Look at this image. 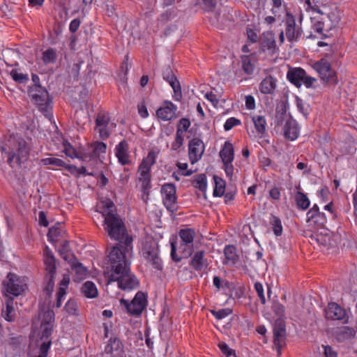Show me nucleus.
I'll list each match as a JSON object with an SVG mask.
<instances>
[{"instance_id": "f257e3e1", "label": "nucleus", "mask_w": 357, "mask_h": 357, "mask_svg": "<svg viewBox=\"0 0 357 357\" xmlns=\"http://www.w3.org/2000/svg\"><path fill=\"white\" fill-rule=\"evenodd\" d=\"M97 211L104 217L105 230L108 236L119 242L116 245L123 252L128 254L132 250V238L127 233L126 228L120 216L117 214L116 206L109 199L100 201L97 205Z\"/></svg>"}, {"instance_id": "f03ea898", "label": "nucleus", "mask_w": 357, "mask_h": 357, "mask_svg": "<svg viewBox=\"0 0 357 357\" xmlns=\"http://www.w3.org/2000/svg\"><path fill=\"white\" fill-rule=\"evenodd\" d=\"M127 255L119 247L112 248L108 255L112 271L108 276L107 284L111 282H117L120 289L130 291L137 289L139 282L130 272Z\"/></svg>"}, {"instance_id": "7ed1b4c3", "label": "nucleus", "mask_w": 357, "mask_h": 357, "mask_svg": "<svg viewBox=\"0 0 357 357\" xmlns=\"http://www.w3.org/2000/svg\"><path fill=\"white\" fill-rule=\"evenodd\" d=\"M8 281L3 282L4 285V294L6 296V310L3 311V316L8 321L13 320L14 306H13V297L18 296L22 291V280L15 274L9 273L8 275Z\"/></svg>"}, {"instance_id": "20e7f679", "label": "nucleus", "mask_w": 357, "mask_h": 357, "mask_svg": "<svg viewBox=\"0 0 357 357\" xmlns=\"http://www.w3.org/2000/svg\"><path fill=\"white\" fill-rule=\"evenodd\" d=\"M157 152L151 150L147 156L140 163L137 171V179L141 183V188L143 191L142 198L145 199L149 196V191L151 188V169L155 163Z\"/></svg>"}, {"instance_id": "39448f33", "label": "nucleus", "mask_w": 357, "mask_h": 357, "mask_svg": "<svg viewBox=\"0 0 357 357\" xmlns=\"http://www.w3.org/2000/svg\"><path fill=\"white\" fill-rule=\"evenodd\" d=\"M10 151H8V162L12 168V172L15 176L17 185L21 184L20 178L22 175V169L21 167V142L17 141L15 137L13 135L10 136L8 140Z\"/></svg>"}, {"instance_id": "423d86ee", "label": "nucleus", "mask_w": 357, "mask_h": 357, "mask_svg": "<svg viewBox=\"0 0 357 357\" xmlns=\"http://www.w3.org/2000/svg\"><path fill=\"white\" fill-rule=\"evenodd\" d=\"M29 95L40 112L45 114V115L50 114V111L52 109L51 99L45 88L40 85L31 86L29 90Z\"/></svg>"}, {"instance_id": "0eeeda50", "label": "nucleus", "mask_w": 357, "mask_h": 357, "mask_svg": "<svg viewBox=\"0 0 357 357\" xmlns=\"http://www.w3.org/2000/svg\"><path fill=\"white\" fill-rule=\"evenodd\" d=\"M287 79L296 87L304 85L306 88L313 87L317 79L308 76L301 68H289L287 73Z\"/></svg>"}, {"instance_id": "6e6552de", "label": "nucleus", "mask_w": 357, "mask_h": 357, "mask_svg": "<svg viewBox=\"0 0 357 357\" xmlns=\"http://www.w3.org/2000/svg\"><path fill=\"white\" fill-rule=\"evenodd\" d=\"M311 66L319 74L323 82L333 84H337L336 73L332 69L331 63L326 59L322 58L314 62Z\"/></svg>"}, {"instance_id": "1a4fd4ad", "label": "nucleus", "mask_w": 357, "mask_h": 357, "mask_svg": "<svg viewBox=\"0 0 357 357\" xmlns=\"http://www.w3.org/2000/svg\"><path fill=\"white\" fill-rule=\"evenodd\" d=\"M142 252L144 259L153 268L156 270L162 269V262L159 256L158 245L154 241L144 243Z\"/></svg>"}, {"instance_id": "9d476101", "label": "nucleus", "mask_w": 357, "mask_h": 357, "mask_svg": "<svg viewBox=\"0 0 357 357\" xmlns=\"http://www.w3.org/2000/svg\"><path fill=\"white\" fill-rule=\"evenodd\" d=\"M180 238L179 250L183 257H188L192 255L194 251L193 241L196 236L194 229L190 228L181 229L178 232Z\"/></svg>"}, {"instance_id": "9b49d317", "label": "nucleus", "mask_w": 357, "mask_h": 357, "mask_svg": "<svg viewBox=\"0 0 357 357\" xmlns=\"http://www.w3.org/2000/svg\"><path fill=\"white\" fill-rule=\"evenodd\" d=\"M120 303L125 307L129 314L137 316L141 314L145 309L147 299L144 293L138 291L130 303L123 298L121 299Z\"/></svg>"}, {"instance_id": "f8f14e48", "label": "nucleus", "mask_w": 357, "mask_h": 357, "mask_svg": "<svg viewBox=\"0 0 357 357\" xmlns=\"http://www.w3.org/2000/svg\"><path fill=\"white\" fill-rule=\"evenodd\" d=\"M116 124L110 121L108 114L105 112L98 113L96 120V130L98 132L100 138L107 139L114 129Z\"/></svg>"}, {"instance_id": "ddd939ff", "label": "nucleus", "mask_w": 357, "mask_h": 357, "mask_svg": "<svg viewBox=\"0 0 357 357\" xmlns=\"http://www.w3.org/2000/svg\"><path fill=\"white\" fill-rule=\"evenodd\" d=\"M176 186L172 183H165L161 188L162 202L166 208L174 212L176 211Z\"/></svg>"}, {"instance_id": "4468645a", "label": "nucleus", "mask_w": 357, "mask_h": 357, "mask_svg": "<svg viewBox=\"0 0 357 357\" xmlns=\"http://www.w3.org/2000/svg\"><path fill=\"white\" fill-rule=\"evenodd\" d=\"M41 316V339L45 338L49 339L53 331L54 324V312L51 309H47L46 310H43Z\"/></svg>"}, {"instance_id": "2eb2a0df", "label": "nucleus", "mask_w": 357, "mask_h": 357, "mask_svg": "<svg viewBox=\"0 0 357 357\" xmlns=\"http://www.w3.org/2000/svg\"><path fill=\"white\" fill-rule=\"evenodd\" d=\"M285 26V33L289 41H296L301 37V29L296 25L294 16L289 13L286 15Z\"/></svg>"}, {"instance_id": "dca6fc26", "label": "nucleus", "mask_w": 357, "mask_h": 357, "mask_svg": "<svg viewBox=\"0 0 357 357\" xmlns=\"http://www.w3.org/2000/svg\"><path fill=\"white\" fill-rule=\"evenodd\" d=\"M205 150L204 142L199 138L192 139L188 144L189 158L192 164L201 159Z\"/></svg>"}, {"instance_id": "f3484780", "label": "nucleus", "mask_w": 357, "mask_h": 357, "mask_svg": "<svg viewBox=\"0 0 357 357\" xmlns=\"http://www.w3.org/2000/svg\"><path fill=\"white\" fill-rule=\"evenodd\" d=\"M274 345L278 355H281V350L286 344V329L282 322L276 324L273 328Z\"/></svg>"}, {"instance_id": "a211bd4d", "label": "nucleus", "mask_w": 357, "mask_h": 357, "mask_svg": "<svg viewBox=\"0 0 357 357\" xmlns=\"http://www.w3.org/2000/svg\"><path fill=\"white\" fill-rule=\"evenodd\" d=\"M177 107L170 101H165L156 111L157 116L163 121H170L176 117Z\"/></svg>"}, {"instance_id": "6ab92c4d", "label": "nucleus", "mask_w": 357, "mask_h": 357, "mask_svg": "<svg viewBox=\"0 0 357 357\" xmlns=\"http://www.w3.org/2000/svg\"><path fill=\"white\" fill-rule=\"evenodd\" d=\"M347 315L344 309L336 303H330L325 310V317L331 320H343Z\"/></svg>"}, {"instance_id": "aec40b11", "label": "nucleus", "mask_w": 357, "mask_h": 357, "mask_svg": "<svg viewBox=\"0 0 357 357\" xmlns=\"http://www.w3.org/2000/svg\"><path fill=\"white\" fill-rule=\"evenodd\" d=\"M128 150V144L126 140L121 141L115 147V155L122 165H127L131 163Z\"/></svg>"}, {"instance_id": "412c9836", "label": "nucleus", "mask_w": 357, "mask_h": 357, "mask_svg": "<svg viewBox=\"0 0 357 357\" xmlns=\"http://www.w3.org/2000/svg\"><path fill=\"white\" fill-rule=\"evenodd\" d=\"M278 86V79L272 75L266 76L259 85V91L264 95H273Z\"/></svg>"}, {"instance_id": "4be33fe9", "label": "nucleus", "mask_w": 357, "mask_h": 357, "mask_svg": "<svg viewBox=\"0 0 357 357\" xmlns=\"http://www.w3.org/2000/svg\"><path fill=\"white\" fill-rule=\"evenodd\" d=\"M163 78L168 82L174 90V94L176 96V100H178L181 97V88L178 80L173 74L169 68H166L162 73Z\"/></svg>"}, {"instance_id": "5701e85b", "label": "nucleus", "mask_w": 357, "mask_h": 357, "mask_svg": "<svg viewBox=\"0 0 357 357\" xmlns=\"http://www.w3.org/2000/svg\"><path fill=\"white\" fill-rule=\"evenodd\" d=\"M44 264L45 275H55L56 259L52 252L47 247L44 250Z\"/></svg>"}, {"instance_id": "b1692460", "label": "nucleus", "mask_w": 357, "mask_h": 357, "mask_svg": "<svg viewBox=\"0 0 357 357\" xmlns=\"http://www.w3.org/2000/svg\"><path fill=\"white\" fill-rule=\"evenodd\" d=\"M204 255L203 250L197 251L193 255L190 264L195 271H200L207 268L208 263Z\"/></svg>"}, {"instance_id": "393cba45", "label": "nucleus", "mask_w": 357, "mask_h": 357, "mask_svg": "<svg viewBox=\"0 0 357 357\" xmlns=\"http://www.w3.org/2000/svg\"><path fill=\"white\" fill-rule=\"evenodd\" d=\"M261 45L263 48L266 49L271 54L275 53L277 50V47L274 33L271 31L263 33L261 37Z\"/></svg>"}, {"instance_id": "a878e982", "label": "nucleus", "mask_w": 357, "mask_h": 357, "mask_svg": "<svg viewBox=\"0 0 357 357\" xmlns=\"http://www.w3.org/2000/svg\"><path fill=\"white\" fill-rule=\"evenodd\" d=\"M284 134L286 138L293 141L299 135V129L297 123L294 120L287 121L284 126Z\"/></svg>"}, {"instance_id": "bb28decb", "label": "nucleus", "mask_w": 357, "mask_h": 357, "mask_svg": "<svg viewBox=\"0 0 357 357\" xmlns=\"http://www.w3.org/2000/svg\"><path fill=\"white\" fill-rule=\"evenodd\" d=\"M220 156L222 162H233L234 158V151L233 145L229 142H226L223 148L220 152Z\"/></svg>"}, {"instance_id": "cd10ccee", "label": "nucleus", "mask_w": 357, "mask_h": 357, "mask_svg": "<svg viewBox=\"0 0 357 357\" xmlns=\"http://www.w3.org/2000/svg\"><path fill=\"white\" fill-rule=\"evenodd\" d=\"M82 294L87 298H93L98 296V289L95 284L91 281H86L82 287Z\"/></svg>"}, {"instance_id": "c85d7f7f", "label": "nucleus", "mask_w": 357, "mask_h": 357, "mask_svg": "<svg viewBox=\"0 0 357 357\" xmlns=\"http://www.w3.org/2000/svg\"><path fill=\"white\" fill-rule=\"evenodd\" d=\"M252 121L255 125L257 134L259 135L260 137H261L266 132V121L264 116L260 115L254 116L252 118Z\"/></svg>"}, {"instance_id": "c756f323", "label": "nucleus", "mask_w": 357, "mask_h": 357, "mask_svg": "<svg viewBox=\"0 0 357 357\" xmlns=\"http://www.w3.org/2000/svg\"><path fill=\"white\" fill-rule=\"evenodd\" d=\"M89 150L91 151V157L96 158L101 153L106 152L107 145L102 142H96L90 145Z\"/></svg>"}, {"instance_id": "7c9ffc66", "label": "nucleus", "mask_w": 357, "mask_h": 357, "mask_svg": "<svg viewBox=\"0 0 357 357\" xmlns=\"http://www.w3.org/2000/svg\"><path fill=\"white\" fill-rule=\"evenodd\" d=\"M71 268L75 271L77 278L79 280H82L87 275L86 268L75 259L70 263Z\"/></svg>"}, {"instance_id": "2f4dec72", "label": "nucleus", "mask_w": 357, "mask_h": 357, "mask_svg": "<svg viewBox=\"0 0 357 357\" xmlns=\"http://www.w3.org/2000/svg\"><path fill=\"white\" fill-rule=\"evenodd\" d=\"M242 68L247 75H252L255 71V63L250 56H243L241 57Z\"/></svg>"}, {"instance_id": "473e14b6", "label": "nucleus", "mask_w": 357, "mask_h": 357, "mask_svg": "<svg viewBox=\"0 0 357 357\" xmlns=\"http://www.w3.org/2000/svg\"><path fill=\"white\" fill-rule=\"evenodd\" d=\"M312 29L314 32L319 33L320 36H326V33L325 31L328 32L330 29H328V25H326L325 22H321L319 20H316L315 18L312 19Z\"/></svg>"}, {"instance_id": "72a5a7b5", "label": "nucleus", "mask_w": 357, "mask_h": 357, "mask_svg": "<svg viewBox=\"0 0 357 357\" xmlns=\"http://www.w3.org/2000/svg\"><path fill=\"white\" fill-rule=\"evenodd\" d=\"M295 199L298 208L306 210L309 207L310 200L304 193L300 191L297 192Z\"/></svg>"}, {"instance_id": "f704fd0d", "label": "nucleus", "mask_w": 357, "mask_h": 357, "mask_svg": "<svg viewBox=\"0 0 357 357\" xmlns=\"http://www.w3.org/2000/svg\"><path fill=\"white\" fill-rule=\"evenodd\" d=\"M215 188L213 190V195L215 197H221L225 192V181L220 177L214 176Z\"/></svg>"}, {"instance_id": "c9c22d12", "label": "nucleus", "mask_w": 357, "mask_h": 357, "mask_svg": "<svg viewBox=\"0 0 357 357\" xmlns=\"http://www.w3.org/2000/svg\"><path fill=\"white\" fill-rule=\"evenodd\" d=\"M224 254L227 260L235 264L238 260V255L236 254V249L234 245H229L225 246L224 249Z\"/></svg>"}, {"instance_id": "e433bc0d", "label": "nucleus", "mask_w": 357, "mask_h": 357, "mask_svg": "<svg viewBox=\"0 0 357 357\" xmlns=\"http://www.w3.org/2000/svg\"><path fill=\"white\" fill-rule=\"evenodd\" d=\"M41 162L45 166L52 165L56 167H63V166H66V162L64 161L54 157L43 158L41 160Z\"/></svg>"}, {"instance_id": "4c0bfd02", "label": "nucleus", "mask_w": 357, "mask_h": 357, "mask_svg": "<svg viewBox=\"0 0 357 357\" xmlns=\"http://www.w3.org/2000/svg\"><path fill=\"white\" fill-rule=\"evenodd\" d=\"M270 223L272 226L275 235L277 236H281L282 234V226L280 218L275 215H272L270 220Z\"/></svg>"}, {"instance_id": "58836bf2", "label": "nucleus", "mask_w": 357, "mask_h": 357, "mask_svg": "<svg viewBox=\"0 0 357 357\" xmlns=\"http://www.w3.org/2000/svg\"><path fill=\"white\" fill-rule=\"evenodd\" d=\"M307 216L308 220L316 218V222L319 221V220H324V214L319 212V206L317 204H314L307 212Z\"/></svg>"}, {"instance_id": "ea45409f", "label": "nucleus", "mask_w": 357, "mask_h": 357, "mask_svg": "<svg viewBox=\"0 0 357 357\" xmlns=\"http://www.w3.org/2000/svg\"><path fill=\"white\" fill-rule=\"evenodd\" d=\"M56 60V52L53 49H48L43 53V61L45 64L54 63Z\"/></svg>"}, {"instance_id": "a19ab883", "label": "nucleus", "mask_w": 357, "mask_h": 357, "mask_svg": "<svg viewBox=\"0 0 357 357\" xmlns=\"http://www.w3.org/2000/svg\"><path fill=\"white\" fill-rule=\"evenodd\" d=\"M195 187L198 188L202 192H204L206 190L207 182L206 176L205 174H201L197 175L195 180Z\"/></svg>"}, {"instance_id": "79ce46f5", "label": "nucleus", "mask_w": 357, "mask_h": 357, "mask_svg": "<svg viewBox=\"0 0 357 357\" xmlns=\"http://www.w3.org/2000/svg\"><path fill=\"white\" fill-rule=\"evenodd\" d=\"M47 340V341H45L43 343H41L38 351V354L36 355L34 357H47L50 345L52 344V341L50 340Z\"/></svg>"}, {"instance_id": "37998d69", "label": "nucleus", "mask_w": 357, "mask_h": 357, "mask_svg": "<svg viewBox=\"0 0 357 357\" xmlns=\"http://www.w3.org/2000/svg\"><path fill=\"white\" fill-rule=\"evenodd\" d=\"M61 229L58 227H52L49 229L47 234L48 240L51 242H55L61 234Z\"/></svg>"}, {"instance_id": "c03bdc74", "label": "nucleus", "mask_w": 357, "mask_h": 357, "mask_svg": "<svg viewBox=\"0 0 357 357\" xmlns=\"http://www.w3.org/2000/svg\"><path fill=\"white\" fill-rule=\"evenodd\" d=\"M54 275H45V279L47 280V284L44 288V291L47 294V295L50 296L53 291L54 287Z\"/></svg>"}, {"instance_id": "a18cd8bd", "label": "nucleus", "mask_w": 357, "mask_h": 357, "mask_svg": "<svg viewBox=\"0 0 357 357\" xmlns=\"http://www.w3.org/2000/svg\"><path fill=\"white\" fill-rule=\"evenodd\" d=\"M63 152L65 153V154L67 156H68L71 158L77 157L75 149L68 141H63Z\"/></svg>"}, {"instance_id": "49530a36", "label": "nucleus", "mask_w": 357, "mask_h": 357, "mask_svg": "<svg viewBox=\"0 0 357 357\" xmlns=\"http://www.w3.org/2000/svg\"><path fill=\"white\" fill-rule=\"evenodd\" d=\"M211 312L217 319H222L231 314L232 310L229 308H225L218 311L211 310Z\"/></svg>"}, {"instance_id": "de8ad7c7", "label": "nucleus", "mask_w": 357, "mask_h": 357, "mask_svg": "<svg viewBox=\"0 0 357 357\" xmlns=\"http://www.w3.org/2000/svg\"><path fill=\"white\" fill-rule=\"evenodd\" d=\"M176 13L174 10H167L165 13H162L160 15V17L159 18V22L161 24H165L168 21L174 19L176 17Z\"/></svg>"}, {"instance_id": "09e8293b", "label": "nucleus", "mask_w": 357, "mask_h": 357, "mask_svg": "<svg viewBox=\"0 0 357 357\" xmlns=\"http://www.w3.org/2000/svg\"><path fill=\"white\" fill-rule=\"evenodd\" d=\"M241 121L239 119H237L234 117L229 118L224 125V128L225 130H230L232 129L234 126L240 125Z\"/></svg>"}, {"instance_id": "8fccbe9b", "label": "nucleus", "mask_w": 357, "mask_h": 357, "mask_svg": "<svg viewBox=\"0 0 357 357\" xmlns=\"http://www.w3.org/2000/svg\"><path fill=\"white\" fill-rule=\"evenodd\" d=\"M65 310L69 314H75L77 309V305L76 302L73 300H69L65 305Z\"/></svg>"}, {"instance_id": "3c124183", "label": "nucleus", "mask_w": 357, "mask_h": 357, "mask_svg": "<svg viewBox=\"0 0 357 357\" xmlns=\"http://www.w3.org/2000/svg\"><path fill=\"white\" fill-rule=\"evenodd\" d=\"M255 289L257 295L261 301V303L264 305L266 303V298L264 293V287L261 283L256 282L255 284Z\"/></svg>"}, {"instance_id": "603ef678", "label": "nucleus", "mask_w": 357, "mask_h": 357, "mask_svg": "<svg viewBox=\"0 0 357 357\" xmlns=\"http://www.w3.org/2000/svg\"><path fill=\"white\" fill-rule=\"evenodd\" d=\"M217 3L216 0H202L200 4L206 11H212Z\"/></svg>"}, {"instance_id": "864d4df0", "label": "nucleus", "mask_w": 357, "mask_h": 357, "mask_svg": "<svg viewBox=\"0 0 357 357\" xmlns=\"http://www.w3.org/2000/svg\"><path fill=\"white\" fill-rule=\"evenodd\" d=\"M328 18L331 21V24L328 25V29H331L333 26H336L340 21V17L334 12L330 13L328 15Z\"/></svg>"}, {"instance_id": "5fc2aeb1", "label": "nucleus", "mask_w": 357, "mask_h": 357, "mask_svg": "<svg viewBox=\"0 0 357 357\" xmlns=\"http://www.w3.org/2000/svg\"><path fill=\"white\" fill-rule=\"evenodd\" d=\"M171 257L173 261L179 262L181 257L176 254V245L175 241H171Z\"/></svg>"}, {"instance_id": "6e6d98bb", "label": "nucleus", "mask_w": 357, "mask_h": 357, "mask_svg": "<svg viewBox=\"0 0 357 357\" xmlns=\"http://www.w3.org/2000/svg\"><path fill=\"white\" fill-rule=\"evenodd\" d=\"M204 97L210 101L214 107H216L219 103V98L218 96L214 94L212 91L210 93H206Z\"/></svg>"}, {"instance_id": "4d7b16f0", "label": "nucleus", "mask_w": 357, "mask_h": 357, "mask_svg": "<svg viewBox=\"0 0 357 357\" xmlns=\"http://www.w3.org/2000/svg\"><path fill=\"white\" fill-rule=\"evenodd\" d=\"M70 282V277L68 275H64L62 280L59 284V290H62V292L66 293V289Z\"/></svg>"}, {"instance_id": "13d9d810", "label": "nucleus", "mask_w": 357, "mask_h": 357, "mask_svg": "<svg viewBox=\"0 0 357 357\" xmlns=\"http://www.w3.org/2000/svg\"><path fill=\"white\" fill-rule=\"evenodd\" d=\"M190 126V121L186 118H182L181 119H180V121L177 125V127L178 128L184 130L185 132H186L188 130V129L189 128Z\"/></svg>"}, {"instance_id": "bf43d9fd", "label": "nucleus", "mask_w": 357, "mask_h": 357, "mask_svg": "<svg viewBox=\"0 0 357 357\" xmlns=\"http://www.w3.org/2000/svg\"><path fill=\"white\" fill-rule=\"evenodd\" d=\"M22 343L21 337H13L9 340V344L13 348V349H17L20 348Z\"/></svg>"}, {"instance_id": "052dcab7", "label": "nucleus", "mask_w": 357, "mask_h": 357, "mask_svg": "<svg viewBox=\"0 0 357 357\" xmlns=\"http://www.w3.org/2000/svg\"><path fill=\"white\" fill-rule=\"evenodd\" d=\"M223 164L226 175L231 178L234 173V167L232 165V162H223Z\"/></svg>"}, {"instance_id": "680f3d73", "label": "nucleus", "mask_w": 357, "mask_h": 357, "mask_svg": "<svg viewBox=\"0 0 357 357\" xmlns=\"http://www.w3.org/2000/svg\"><path fill=\"white\" fill-rule=\"evenodd\" d=\"M184 139L183 138L175 137L174 142L171 145V149L172 151H178L181 147L183 146Z\"/></svg>"}, {"instance_id": "e2e57ef3", "label": "nucleus", "mask_w": 357, "mask_h": 357, "mask_svg": "<svg viewBox=\"0 0 357 357\" xmlns=\"http://www.w3.org/2000/svg\"><path fill=\"white\" fill-rule=\"evenodd\" d=\"M245 100V106L248 109H253L255 107V100L252 96H246Z\"/></svg>"}, {"instance_id": "0e129e2a", "label": "nucleus", "mask_w": 357, "mask_h": 357, "mask_svg": "<svg viewBox=\"0 0 357 357\" xmlns=\"http://www.w3.org/2000/svg\"><path fill=\"white\" fill-rule=\"evenodd\" d=\"M10 75L14 81L20 84L22 83V73H18L17 70L13 69Z\"/></svg>"}, {"instance_id": "69168bd1", "label": "nucleus", "mask_w": 357, "mask_h": 357, "mask_svg": "<svg viewBox=\"0 0 357 357\" xmlns=\"http://www.w3.org/2000/svg\"><path fill=\"white\" fill-rule=\"evenodd\" d=\"M341 333L344 335L345 337H350L354 335L355 331L353 328L344 326L341 330Z\"/></svg>"}, {"instance_id": "338daca9", "label": "nucleus", "mask_w": 357, "mask_h": 357, "mask_svg": "<svg viewBox=\"0 0 357 357\" xmlns=\"http://www.w3.org/2000/svg\"><path fill=\"white\" fill-rule=\"evenodd\" d=\"M80 23L81 22L79 19H74L72 20L69 26L70 31L72 33L76 32L80 26Z\"/></svg>"}, {"instance_id": "774afa93", "label": "nucleus", "mask_w": 357, "mask_h": 357, "mask_svg": "<svg viewBox=\"0 0 357 357\" xmlns=\"http://www.w3.org/2000/svg\"><path fill=\"white\" fill-rule=\"evenodd\" d=\"M325 357H337V353L330 346H323Z\"/></svg>"}]
</instances>
